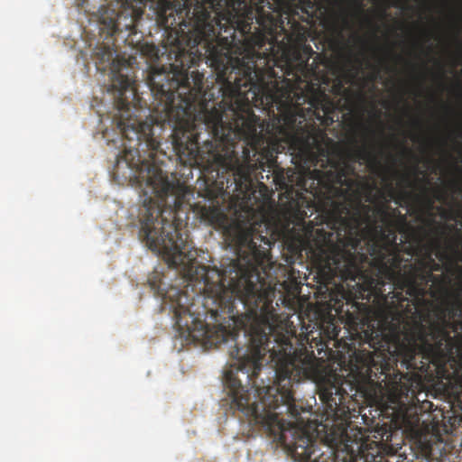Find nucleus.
Instances as JSON below:
<instances>
[{
    "label": "nucleus",
    "instance_id": "nucleus-25",
    "mask_svg": "<svg viewBox=\"0 0 462 462\" xmlns=\"http://www.w3.org/2000/svg\"><path fill=\"white\" fill-rule=\"evenodd\" d=\"M393 171L394 174H399V171L394 170V169H393Z\"/></svg>",
    "mask_w": 462,
    "mask_h": 462
},
{
    "label": "nucleus",
    "instance_id": "nucleus-19",
    "mask_svg": "<svg viewBox=\"0 0 462 462\" xmlns=\"http://www.w3.org/2000/svg\"><path fill=\"white\" fill-rule=\"evenodd\" d=\"M438 65L439 66L440 70H442V65L439 61H438ZM443 78H444V73H443V71H441L439 74V79H442Z\"/></svg>",
    "mask_w": 462,
    "mask_h": 462
},
{
    "label": "nucleus",
    "instance_id": "nucleus-9",
    "mask_svg": "<svg viewBox=\"0 0 462 462\" xmlns=\"http://www.w3.org/2000/svg\"><path fill=\"white\" fill-rule=\"evenodd\" d=\"M356 360L362 366L366 367L367 370H370L374 365V360L371 352L366 354H362L360 352L355 353Z\"/></svg>",
    "mask_w": 462,
    "mask_h": 462
},
{
    "label": "nucleus",
    "instance_id": "nucleus-29",
    "mask_svg": "<svg viewBox=\"0 0 462 462\" xmlns=\"http://www.w3.org/2000/svg\"><path fill=\"white\" fill-rule=\"evenodd\" d=\"M458 271L462 273V268H460V267H459V268H458Z\"/></svg>",
    "mask_w": 462,
    "mask_h": 462
},
{
    "label": "nucleus",
    "instance_id": "nucleus-23",
    "mask_svg": "<svg viewBox=\"0 0 462 462\" xmlns=\"http://www.w3.org/2000/svg\"><path fill=\"white\" fill-rule=\"evenodd\" d=\"M414 124H415L416 125H420V122L419 120H415V121H414Z\"/></svg>",
    "mask_w": 462,
    "mask_h": 462
},
{
    "label": "nucleus",
    "instance_id": "nucleus-8",
    "mask_svg": "<svg viewBox=\"0 0 462 462\" xmlns=\"http://www.w3.org/2000/svg\"><path fill=\"white\" fill-rule=\"evenodd\" d=\"M202 217L208 219L210 223H217L223 217V214L218 207H205L202 209Z\"/></svg>",
    "mask_w": 462,
    "mask_h": 462
},
{
    "label": "nucleus",
    "instance_id": "nucleus-6",
    "mask_svg": "<svg viewBox=\"0 0 462 462\" xmlns=\"http://www.w3.org/2000/svg\"><path fill=\"white\" fill-rule=\"evenodd\" d=\"M319 395L327 409L335 414L341 411V407L345 408L344 400L347 393L341 386L326 383L319 386Z\"/></svg>",
    "mask_w": 462,
    "mask_h": 462
},
{
    "label": "nucleus",
    "instance_id": "nucleus-5",
    "mask_svg": "<svg viewBox=\"0 0 462 462\" xmlns=\"http://www.w3.org/2000/svg\"><path fill=\"white\" fill-rule=\"evenodd\" d=\"M120 10L106 8L100 14L103 29L111 36L127 32V36L136 33L137 22L142 18L146 0H117Z\"/></svg>",
    "mask_w": 462,
    "mask_h": 462
},
{
    "label": "nucleus",
    "instance_id": "nucleus-22",
    "mask_svg": "<svg viewBox=\"0 0 462 462\" xmlns=\"http://www.w3.org/2000/svg\"><path fill=\"white\" fill-rule=\"evenodd\" d=\"M366 201H368V202H373V198H372V196H371V195H369V196L367 197Z\"/></svg>",
    "mask_w": 462,
    "mask_h": 462
},
{
    "label": "nucleus",
    "instance_id": "nucleus-3",
    "mask_svg": "<svg viewBox=\"0 0 462 462\" xmlns=\"http://www.w3.org/2000/svg\"><path fill=\"white\" fill-rule=\"evenodd\" d=\"M248 0H175L162 3L156 22L166 35L163 45L167 67L153 71L151 76L152 90L171 103V88H180L182 94L193 97L184 99L186 109L194 98L207 101L203 90L204 74L189 69L202 60L210 62L217 79L230 60V53L237 33L246 32L245 10ZM249 30V28H247Z\"/></svg>",
    "mask_w": 462,
    "mask_h": 462
},
{
    "label": "nucleus",
    "instance_id": "nucleus-7",
    "mask_svg": "<svg viewBox=\"0 0 462 462\" xmlns=\"http://www.w3.org/2000/svg\"><path fill=\"white\" fill-rule=\"evenodd\" d=\"M264 226L266 227V223L264 222H248L245 226L241 223H236L229 229L226 230L227 237H267L266 236H263L260 232L259 228Z\"/></svg>",
    "mask_w": 462,
    "mask_h": 462
},
{
    "label": "nucleus",
    "instance_id": "nucleus-1",
    "mask_svg": "<svg viewBox=\"0 0 462 462\" xmlns=\"http://www.w3.org/2000/svg\"><path fill=\"white\" fill-rule=\"evenodd\" d=\"M245 10L249 30L233 44L223 78L219 136L209 130L202 143L206 172H216L226 192L232 191L243 208L254 196V177L273 152L286 149L303 156L322 150L320 133L307 125L301 105L316 100L308 93L309 60L314 51L307 44L308 22L319 9L316 0H252Z\"/></svg>",
    "mask_w": 462,
    "mask_h": 462
},
{
    "label": "nucleus",
    "instance_id": "nucleus-21",
    "mask_svg": "<svg viewBox=\"0 0 462 462\" xmlns=\"http://www.w3.org/2000/svg\"><path fill=\"white\" fill-rule=\"evenodd\" d=\"M427 203H428L429 207H431L433 204V201L430 198H427Z\"/></svg>",
    "mask_w": 462,
    "mask_h": 462
},
{
    "label": "nucleus",
    "instance_id": "nucleus-28",
    "mask_svg": "<svg viewBox=\"0 0 462 462\" xmlns=\"http://www.w3.org/2000/svg\"><path fill=\"white\" fill-rule=\"evenodd\" d=\"M365 208L367 209V211H369V210H370V207L366 206V207H365Z\"/></svg>",
    "mask_w": 462,
    "mask_h": 462
},
{
    "label": "nucleus",
    "instance_id": "nucleus-15",
    "mask_svg": "<svg viewBox=\"0 0 462 462\" xmlns=\"http://www.w3.org/2000/svg\"><path fill=\"white\" fill-rule=\"evenodd\" d=\"M340 293H341V297H342L343 300H346V302L350 301V300H351L350 296L347 295V293L344 291L343 287H341Z\"/></svg>",
    "mask_w": 462,
    "mask_h": 462
},
{
    "label": "nucleus",
    "instance_id": "nucleus-16",
    "mask_svg": "<svg viewBox=\"0 0 462 462\" xmlns=\"http://www.w3.org/2000/svg\"><path fill=\"white\" fill-rule=\"evenodd\" d=\"M402 152L403 154H411V150H409L407 147H402Z\"/></svg>",
    "mask_w": 462,
    "mask_h": 462
},
{
    "label": "nucleus",
    "instance_id": "nucleus-4",
    "mask_svg": "<svg viewBox=\"0 0 462 462\" xmlns=\"http://www.w3.org/2000/svg\"><path fill=\"white\" fill-rule=\"evenodd\" d=\"M328 439L331 445L341 448L353 459H363L364 462H378L382 459L378 442L370 441L359 427L350 428L347 422H341L330 429Z\"/></svg>",
    "mask_w": 462,
    "mask_h": 462
},
{
    "label": "nucleus",
    "instance_id": "nucleus-26",
    "mask_svg": "<svg viewBox=\"0 0 462 462\" xmlns=\"http://www.w3.org/2000/svg\"><path fill=\"white\" fill-rule=\"evenodd\" d=\"M402 417H403V420H406V411L403 412Z\"/></svg>",
    "mask_w": 462,
    "mask_h": 462
},
{
    "label": "nucleus",
    "instance_id": "nucleus-2",
    "mask_svg": "<svg viewBox=\"0 0 462 462\" xmlns=\"http://www.w3.org/2000/svg\"><path fill=\"white\" fill-rule=\"evenodd\" d=\"M350 157L352 162H332L328 158V169L292 174L288 177L289 183H283L286 192L291 196L295 181L296 196L300 195V191L310 193L320 209L329 213L333 219L332 223L327 224L331 230L315 228L312 221H306L308 213L298 209L293 216V226L288 231L292 249L307 251L315 259L320 273L331 277L339 276L345 282L356 279L365 282L364 263H367L376 269L379 277L388 280L394 288L405 291L412 298L415 309L427 303L424 299L427 294L436 297L437 292L429 287L430 283L439 285L442 293L448 294L444 276L433 273L441 271L442 266L432 257L431 246L439 249L436 256L440 261L453 263L454 258L447 251L440 250L439 241L434 242L429 252L416 263L411 262L414 249L408 252L410 258L407 259L400 254L398 233L404 232L407 217L387 202L393 199L402 206V201L411 197L410 192L402 191L396 196L392 182L387 184V191H379L382 201L374 207L378 221L374 220L371 225V238L367 241L358 226H352L342 217L353 202H360L364 189L370 191L374 189L356 172L353 162L364 161L370 166L381 165L377 156L366 145L357 147Z\"/></svg>",
    "mask_w": 462,
    "mask_h": 462
},
{
    "label": "nucleus",
    "instance_id": "nucleus-14",
    "mask_svg": "<svg viewBox=\"0 0 462 462\" xmlns=\"http://www.w3.org/2000/svg\"><path fill=\"white\" fill-rule=\"evenodd\" d=\"M340 329H337L336 327L333 328L331 331V335H329L330 338L337 339L338 337Z\"/></svg>",
    "mask_w": 462,
    "mask_h": 462
},
{
    "label": "nucleus",
    "instance_id": "nucleus-20",
    "mask_svg": "<svg viewBox=\"0 0 462 462\" xmlns=\"http://www.w3.org/2000/svg\"><path fill=\"white\" fill-rule=\"evenodd\" d=\"M329 3L335 5H338L340 2L338 0H328Z\"/></svg>",
    "mask_w": 462,
    "mask_h": 462
},
{
    "label": "nucleus",
    "instance_id": "nucleus-18",
    "mask_svg": "<svg viewBox=\"0 0 462 462\" xmlns=\"http://www.w3.org/2000/svg\"><path fill=\"white\" fill-rule=\"evenodd\" d=\"M356 6H357V10H358L359 13H363L364 12V10L362 8V4L360 2H358L356 4Z\"/></svg>",
    "mask_w": 462,
    "mask_h": 462
},
{
    "label": "nucleus",
    "instance_id": "nucleus-12",
    "mask_svg": "<svg viewBox=\"0 0 462 462\" xmlns=\"http://www.w3.org/2000/svg\"><path fill=\"white\" fill-rule=\"evenodd\" d=\"M461 122L457 125V127L455 130L452 131L453 134H456V136L462 137V111H461Z\"/></svg>",
    "mask_w": 462,
    "mask_h": 462
},
{
    "label": "nucleus",
    "instance_id": "nucleus-10",
    "mask_svg": "<svg viewBox=\"0 0 462 462\" xmlns=\"http://www.w3.org/2000/svg\"><path fill=\"white\" fill-rule=\"evenodd\" d=\"M453 89L456 91L457 97L462 99V81L457 80L454 84Z\"/></svg>",
    "mask_w": 462,
    "mask_h": 462
},
{
    "label": "nucleus",
    "instance_id": "nucleus-11",
    "mask_svg": "<svg viewBox=\"0 0 462 462\" xmlns=\"http://www.w3.org/2000/svg\"><path fill=\"white\" fill-rule=\"evenodd\" d=\"M448 248L452 252V254L458 258L460 261H462V255L460 252L457 249V245H448Z\"/></svg>",
    "mask_w": 462,
    "mask_h": 462
},
{
    "label": "nucleus",
    "instance_id": "nucleus-17",
    "mask_svg": "<svg viewBox=\"0 0 462 462\" xmlns=\"http://www.w3.org/2000/svg\"><path fill=\"white\" fill-rule=\"evenodd\" d=\"M343 23H344V25H345V26H346V27H348V26H349V21H348V19H347V17H346V16H344V17H343Z\"/></svg>",
    "mask_w": 462,
    "mask_h": 462
},
{
    "label": "nucleus",
    "instance_id": "nucleus-27",
    "mask_svg": "<svg viewBox=\"0 0 462 462\" xmlns=\"http://www.w3.org/2000/svg\"><path fill=\"white\" fill-rule=\"evenodd\" d=\"M366 20H367V22H368L370 24H372V23H372V21H371L370 19H366Z\"/></svg>",
    "mask_w": 462,
    "mask_h": 462
},
{
    "label": "nucleus",
    "instance_id": "nucleus-13",
    "mask_svg": "<svg viewBox=\"0 0 462 462\" xmlns=\"http://www.w3.org/2000/svg\"><path fill=\"white\" fill-rule=\"evenodd\" d=\"M402 180L405 181L406 185L408 187H411L412 185V181H411V175L410 174H403L402 175Z\"/></svg>",
    "mask_w": 462,
    "mask_h": 462
},
{
    "label": "nucleus",
    "instance_id": "nucleus-24",
    "mask_svg": "<svg viewBox=\"0 0 462 462\" xmlns=\"http://www.w3.org/2000/svg\"><path fill=\"white\" fill-rule=\"evenodd\" d=\"M390 157L392 158V160L395 162H396V158L393 155H390Z\"/></svg>",
    "mask_w": 462,
    "mask_h": 462
}]
</instances>
